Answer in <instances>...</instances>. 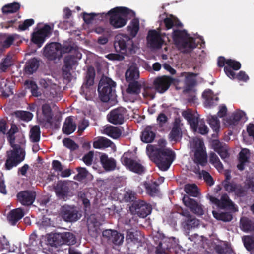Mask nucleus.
I'll return each instance as SVG.
<instances>
[{"label": "nucleus", "instance_id": "nucleus-1", "mask_svg": "<svg viewBox=\"0 0 254 254\" xmlns=\"http://www.w3.org/2000/svg\"><path fill=\"white\" fill-rule=\"evenodd\" d=\"M158 146L148 145L146 151L150 159L155 163L159 169L163 171L167 170L175 159V153L170 149L165 147L166 141L160 139Z\"/></svg>", "mask_w": 254, "mask_h": 254}, {"label": "nucleus", "instance_id": "nucleus-2", "mask_svg": "<svg viewBox=\"0 0 254 254\" xmlns=\"http://www.w3.org/2000/svg\"><path fill=\"white\" fill-rule=\"evenodd\" d=\"M18 131L16 125L11 124L10 129L6 133L7 138L13 149L6 152V159L4 168L7 170H10L16 167L22 162L25 158V152L19 144L15 143V134Z\"/></svg>", "mask_w": 254, "mask_h": 254}, {"label": "nucleus", "instance_id": "nucleus-3", "mask_svg": "<svg viewBox=\"0 0 254 254\" xmlns=\"http://www.w3.org/2000/svg\"><path fill=\"white\" fill-rule=\"evenodd\" d=\"M184 191L188 195H184L182 200L184 205L189 208L194 213L202 215L204 214L202 206L195 199L190 196L197 197L199 195L198 188L195 184H187L184 186Z\"/></svg>", "mask_w": 254, "mask_h": 254}, {"label": "nucleus", "instance_id": "nucleus-4", "mask_svg": "<svg viewBox=\"0 0 254 254\" xmlns=\"http://www.w3.org/2000/svg\"><path fill=\"white\" fill-rule=\"evenodd\" d=\"M134 14L133 11L125 7H116L111 9L106 14L109 16L110 24L114 28H120L126 25L128 16Z\"/></svg>", "mask_w": 254, "mask_h": 254}, {"label": "nucleus", "instance_id": "nucleus-5", "mask_svg": "<svg viewBox=\"0 0 254 254\" xmlns=\"http://www.w3.org/2000/svg\"><path fill=\"white\" fill-rule=\"evenodd\" d=\"M116 84L111 79L102 77L99 81L98 91L100 100L103 102H107L110 100H114L116 97Z\"/></svg>", "mask_w": 254, "mask_h": 254}, {"label": "nucleus", "instance_id": "nucleus-6", "mask_svg": "<svg viewBox=\"0 0 254 254\" xmlns=\"http://www.w3.org/2000/svg\"><path fill=\"white\" fill-rule=\"evenodd\" d=\"M114 47L117 52L123 54H132L136 53L137 47L132 39L126 34H118L115 37Z\"/></svg>", "mask_w": 254, "mask_h": 254}, {"label": "nucleus", "instance_id": "nucleus-7", "mask_svg": "<svg viewBox=\"0 0 254 254\" xmlns=\"http://www.w3.org/2000/svg\"><path fill=\"white\" fill-rule=\"evenodd\" d=\"M48 241L52 246L57 247L64 244L74 245L76 243V239L73 233L65 232L51 235L48 238Z\"/></svg>", "mask_w": 254, "mask_h": 254}, {"label": "nucleus", "instance_id": "nucleus-8", "mask_svg": "<svg viewBox=\"0 0 254 254\" xmlns=\"http://www.w3.org/2000/svg\"><path fill=\"white\" fill-rule=\"evenodd\" d=\"M207 197L212 204H215L220 209H227L233 212L238 210L236 205L226 193L223 194L220 199L212 195H208Z\"/></svg>", "mask_w": 254, "mask_h": 254}, {"label": "nucleus", "instance_id": "nucleus-9", "mask_svg": "<svg viewBox=\"0 0 254 254\" xmlns=\"http://www.w3.org/2000/svg\"><path fill=\"white\" fill-rule=\"evenodd\" d=\"M52 27L48 24H45L42 28L37 31L34 32L31 36V41L39 48L41 47L45 41L46 38L52 34Z\"/></svg>", "mask_w": 254, "mask_h": 254}, {"label": "nucleus", "instance_id": "nucleus-10", "mask_svg": "<svg viewBox=\"0 0 254 254\" xmlns=\"http://www.w3.org/2000/svg\"><path fill=\"white\" fill-rule=\"evenodd\" d=\"M130 209L132 213L137 215L139 217L145 218L151 213L152 206L146 201L138 199L132 203Z\"/></svg>", "mask_w": 254, "mask_h": 254}, {"label": "nucleus", "instance_id": "nucleus-11", "mask_svg": "<svg viewBox=\"0 0 254 254\" xmlns=\"http://www.w3.org/2000/svg\"><path fill=\"white\" fill-rule=\"evenodd\" d=\"M121 161L127 169L133 173L142 175L145 172V168L136 160L128 157L126 152L122 156Z\"/></svg>", "mask_w": 254, "mask_h": 254}, {"label": "nucleus", "instance_id": "nucleus-12", "mask_svg": "<svg viewBox=\"0 0 254 254\" xmlns=\"http://www.w3.org/2000/svg\"><path fill=\"white\" fill-rule=\"evenodd\" d=\"M43 54L49 60L53 61L62 57V45L58 42L47 44L44 48Z\"/></svg>", "mask_w": 254, "mask_h": 254}, {"label": "nucleus", "instance_id": "nucleus-13", "mask_svg": "<svg viewBox=\"0 0 254 254\" xmlns=\"http://www.w3.org/2000/svg\"><path fill=\"white\" fill-rule=\"evenodd\" d=\"M127 110L118 107L112 110L107 115L108 121L114 125H121L124 123Z\"/></svg>", "mask_w": 254, "mask_h": 254}, {"label": "nucleus", "instance_id": "nucleus-14", "mask_svg": "<svg viewBox=\"0 0 254 254\" xmlns=\"http://www.w3.org/2000/svg\"><path fill=\"white\" fill-rule=\"evenodd\" d=\"M172 82V78L163 76L155 78L153 81V85L155 89L158 92L163 93L169 89Z\"/></svg>", "mask_w": 254, "mask_h": 254}, {"label": "nucleus", "instance_id": "nucleus-15", "mask_svg": "<svg viewBox=\"0 0 254 254\" xmlns=\"http://www.w3.org/2000/svg\"><path fill=\"white\" fill-rule=\"evenodd\" d=\"M36 193L30 190H23L17 194V200L24 206H30L33 204L36 198Z\"/></svg>", "mask_w": 254, "mask_h": 254}, {"label": "nucleus", "instance_id": "nucleus-16", "mask_svg": "<svg viewBox=\"0 0 254 254\" xmlns=\"http://www.w3.org/2000/svg\"><path fill=\"white\" fill-rule=\"evenodd\" d=\"M148 45L152 48L159 49L161 47L163 40L160 33L155 30L149 31L147 36Z\"/></svg>", "mask_w": 254, "mask_h": 254}, {"label": "nucleus", "instance_id": "nucleus-17", "mask_svg": "<svg viewBox=\"0 0 254 254\" xmlns=\"http://www.w3.org/2000/svg\"><path fill=\"white\" fill-rule=\"evenodd\" d=\"M142 236L139 231L129 229L127 231L126 241L130 246L132 245L136 246L138 248L142 246Z\"/></svg>", "mask_w": 254, "mask_h": 254}, {"label": "nucleus", "instance_id": "nucleus-18", "mask_svg": "<svg viewBox=\"0 0 254 254\" xmlns=\"http://www.w3.org/2000/svg\"><path fill=\"white\" fill-rule=\"evenodd\" d=\"M69 187L67 182L58 181L55 187L56 196L60 199L65 200L69 195Z\"/></svg>", "mask_w": 254, "mask_h": 254}, {"label": "nucleus", "instance_id": "nucleus-19", "mask_svg": "<svg viewBox=\"0 0 254 254\" xmlns=\"http://www.w3.org/2000/svg\"><path fill=\"white\" fill-rule=\"evenodd\" d=\"M212 148L220 156L222 160L228 158L229 154L227 145L220 142L219 140L215 139L212 141Z\"/></svg>", "mask_w": 254, "mask_h": 254}, {"label": "nucleus", "instance_id": "nucleus-20", "mask_svg": "<svg viewBox=\"0 0 254 254\" xmlns=\"http://www.w3.org/2000/svg\"><path fill=\"white\" fill-rule=\"evenodd\" d=\"M78 211L69 206H64L61 211L62 218L66 222L76 221L79 217Z\"/></svg>", "mask_w": 254, "mask_h": 254}, {"label": "nucleus", "instance_id": "nucleus-21", "mask_svg": "<svg viewBox=\"0 0 254 254\" xmlns=\"http://www.w3.org/2000/svg\"><path fill=\"white\" fill-rule=\"evenodd\" d=\"M77 63L74 56L69 55L65 57L64 60V65L62 68L63 75L67 77L71 75L70 70L73 66L76 64Z\"/></svg>", "mask_w": 254, "mask_h": 254}, {"label": "nucleus", "instance_id": "nucleus-22", "mask_svg": "<svg viewBox=\"0 0 254 254\" xmlns=\"http://www.w3.org/2000/svg\"><path fill=\"white\" fill-rule=\"evenodd\" d=\"M182 116L187 120L194 131H196L198 126V117L193 114L190 109H188L182 112Z\"/></svg>", "mask_w": 254, "mask_h": 254}, {"label": "nucleus", "instance_id": "nucleus-23", "mask_svg": "<svg viewBox=\"0 0 254 254\" xmlns=\"http://www.w3.org/2000/svg\"><path fill=\"white\" fill-rule=\"evenodd\" d=\"M154 126H147L141 133V141L146 143L152 142L156 136Z\"/></svg>", "mask_w": 254, "mask_h": 254}, {"label": "nucleus", "instance_id": "nucleus-24", "mask_svg": "<svg viewBox=\"0 0 254 254\" xmlns=\"http://www.w3.org/2000/svg\"><path fill=\"white\" fill-rule=\"evenodd\" d=\"M202 97L205 99L204 105L206 107H212L218 104L219 98L214 95L210 89L205 90L202 94Z\"/></svg>", "mask_w": 254, "mask_h": 254}, {"label": "nucleus", "instance_id": "nucleus-25", "mask_svg": "<svg viewBox=\"0 0 254 254\" xmlns=\"http://www.w3.org/2000/svg\"><path fill=\"white\" fill-rule=\"evenodd\" d=\"M24 215L21 208H16L11 210L7 216V220L11 225H15Z\"/></svg>", "mask_w": 254, "mask_h": 254}, {"label": "nucleus", "instance_id": "nucleus-26", "mask_svg": "<svg viewBox=\"0 0 254 254\" xmlns=\"http://www.w3.org/2000/svg\"><path fill=\"white\" fill-rule=\"evenodd\" d=\"M76 127V124L73 122L72 117L69 116L65 120L63 126L62 131L64 134L69 135L75 131Z\"/></svg>", "mask_w": 254, "mask_h": 254}, {"label": "nucleus", "instance_id": "nucleus-27", "mask_svg": "<svg viewBox=\"0 0 254 254\" xmlns=\"http://www.w3.org/2000/svg\"><path fill=\"white\" fill-rule=\"evenodd\" d=\"M250 158L249 150L246 148L242 149L239 153V164L237 165L238 170L243 171L245 169L246 163L249 162Z\"/></svg>", "mask_w": 254, "mask_h": 254}, {"label": "nucleus", "instance_id": "nucleus-28", "mask_svg": "<svg viewBox=\"0 0 254 254\" xmlns=\"http://www.w3.org/2000/svg\"><path fill=\"white\" fill-rule=\"evenodd\" d=\"M100 159L103 167L106 171H112L115 169L116 163L114 158H109L107 155L103 154L100 156Z\"/></svg>", "mask_w": 254, "mask_h": 254}, {"label": "nucleus", "instance_id": "nucleus-29", "mask_svg": "<svg viewBox=\"0 0 254 254\" xmlns=\"http://www.w3.org/2000/svg\"><path fill=\"white\" fill-rule=\"evenodd\" d=\"M179 45L184 49L186 53L191 52L194 48L197 46V44L195 42V39L191 37H187Z\"/></svg>", "mask_w": 254, "mask_h": 254}, {"label": "nucleus", "instance_id": "nucleus-30", "mask_svg": "<svg viewBox=\"0 0 254 254\" xmlns=\"http://www.w3.org/2000/svg\"><path fill=\"white\" fill-rule=\"evenodd\" d=\"M39 61L33 58L29 60L24 66V72L26 74L31 75L36 72L39 66Z\"/></svg>", "mask_w": 254, "mask_h": 254}, {"label": "nucleus", "instance_id": "nucleus-31", "mask_svg": "<svg viewBox=\"0 0 254 254\" xmlns=\"http://www.w3.org/2000/svg\"><path fill=\"white\" fill-rule=\"evenodd\" d=\"M182 137V131L179 126V124L176 120L171 130L169 138L170 141H178Z\"/></svg>", "mask_w": 254, "mask_h": 254}, {"label": "nucleus", "instance_id": "nucleus-32", "mask_svg": "<svg viewBox=\"0 0 254 254\" xmlns=\"http://www.w3.org/2000/svg\"><path fill=\"white\" fill-rule=\"evenodd\" d=\"M194 161L197 165L204 166L207 163L206 154L202 149H197L194 153Z\"/></svg>", "mask_w": 254, "mask_h": 254}, {"label": "nucleus", "instance_id": "nucleus-33", "mask_svg": "<svg viewBox=\"0 0 254 254\" xmlns=\"http://www.w3.org/2000/svg\"><path fill=\"white\" fill-rule=\"evenodd\" d=\"M207 123L215 133L212 134V136L215 137V135H217L220 127V121L217 116L214 115L208 117Z\"/></svg>", "mask_w": 254, "mask_h": 254}, {"label": "nucleus", "instance_id": "nucleus-34", "mask_svg": "<svg viewBox=\"0 0 254 254\" xmlns=\"http://www.w3.org/2000/svg\"><path fill=\"white\" fill-rule=\"evenodd\" d=\"M142 87L141 84L138 81H133L129 83L126 92L137 97L140 93Z\"/></svg>", "mask_w": 254, "mask_h": 254}, {"label": "nucleus", "instance_id": "nucleus-35", "mask_svg": "<svg viewBox=\"0 0 254 254\" xmlns=\"http://www.w3.org/2000/svg\"><path fill=\"white\" fill-rule=\"evenodd\" d=\"M104 132L113 139L119 138L122 133L121 129L118 127L112 126L106 127L104 130Z\"/></svg>", "mask_w": 254, "mask_h": 254}, {"label": "nucleus", "instance_id": "nucleus-36", "mask_svg": "<svg viewBox=\"0 0 254 254\" xmlns=\"http://www.w3.org/2000/svg\"><path fill=\"white\" fill-rule=\"evenodd\" d=\"M87 226L89 233L96 232L99 228V222L95 215H91L87 219Z\"/></svg>", "mask_w": 254, "mask_h": 254}, {"label": "nucleus", "instance_id": "nucleus-37", "mask_svg": "<svg viewBox=\"0 0 254 254\" xmlns=\"http://www.w3.org/2000/svg\"><path fill=\"white\" fill-rule=\"evenodd\" d=\"M139 29V21L137 18H133L130 22V24L127 27V31L128 32L131 38H134L137 35Z\"/></svg>", "mask_w": 254, "mask_h": 254}, {"label": "nucleus", "instance_id": "nucleus-38", "mask_svg": "<svg viewBox=\"0 0 254 254\" xmlns=\"http://www.w3.org/2000/svg\"><path fill=\"white\" fill-rule=\"evenodd\" d=\"M20 8V3L14 2L4 5L2 8V12L4 14L16 13L19 11Z\"/></svg>", "mask_w": 254, "mask_h": 254}, {"label": "nucleus", "instance_id": "nucleus-39", "mask_svg": "<svg viewBox=\"0 0 254 254\" xmlns=\"http://www.w3.org/2000/svg\"><path fill=\"white\" fill-rule=\"evenodd\" d=\"M188 36V34L185 30H174L172 33V38L175 44L178 45Z\"/></svg>", "mask_w": 254, "mask_h": 254}, {"label": "nucleus", "instance_id": "nucleus-40", "mask_svg": "<svg viewBox=\"0 0 254 254\" xmlns=\"http://www.w3.org/2000/svg\"><path fill=\"white\" fill-rule=\"evenodd\" d=\"M212 214L216 219L223 222H230L233 219L232 214L229 212H218L216 211H213Z\"/></svg>", "mask_w": 254, "mask_h": 254}, {"label": "nucleus", "instance_id": "nucleus-41", "mask_svg": "<svg viewBox=\"0 0 254 254\" xmlns=\"http://www.w3.org/2000/svg\"><path fill=\"white\" fill-rule=\"evenodd\" d=\"M198 220L191 215L188 218H185L183 222L184 228L188 230L198 226Z\"/></svg>", "mask_w": 254, "mask_h": 254}, {"label": "nucleus", "instance_id": "nucleus-42", "mask_svg": "<svg viewBox=\"0 0 254 254\" xmlns=\"http://www.w3.org/2000/svg\"><path fill=\"white\" fill-rule=\"evenodd\" d=\"M113 142L105 137H101L93 142V147L95 148L100 149L110 147Z\"/></svg>", "mask_w": 254, "mask_h": 254}, {"label": "nucleus", "instance_id": "nucleus-43", "mask_svg": "<svg viewBox=\"0 0 254 254\" xmlns=\"http://www.w3.org/2000/svg\"><path fill=\"white\" fill-rule=\"evenodd\" d=\"M95 77V70L94 68L93 67H89L85 77V86L86 87H89L94 84Z\"/></svg>", "mask_w": 254, "mask_h": 254}, {"label": "nucleus", "instance_id": "nucleus-44", "mask_svg": "<svg viewBox=\"0 0 254 254\" xmlns=\"http://www.w3.org/2000/svg\"><path fill=\"white\" fill-rule=\"evenodd\" d=\"M147 193L150 196L156 195L159 192L158 184L156 182L145 184Z\"/></svg>", "mask_w": 254, "mask_h": 254}, {"label": "nucleus", "instance_id": "nucleus-45", "mask_svg": "<svg viewBox=\"0 0 254 254\" xmlns=\"http://www.w3.org/2000/svg\"><path fill=\"white\" fill-rule=\"evenodd\" d=\"M14 114L16 118L25 122L30 121L33 117L32 113L26 111H16L14 112Z\"/></svg>", "mask_w": 254, "mask_h": 254}, {"label": "nucleus", "instance_id": "nucleus-46", "mask_svg": "<svg viewBox=\"0 0 254 254\" xmlns=\"http://www.w3.org/2000/svg\"><path fill=\"white\" fill-rule=\"evenodd\" d=\"M136 193L130 189L126 190L123 194V200L125 202H133L137 199Z\"/></svg>", "mask_w": 254, "mask_h": 254}, {"label": "nucleus", "instance_id": "nucleus-47", "mask_svg": "<svg viewBox=\"0 0 254 254\" xmlns=\"http://www.w3.org/2000/svg\"><path fill=\"white\" fill-rule=\"evenodd\" d=\"M42 110L45 121L48 123H51L53 114L50 106L48 104H43L42 106Z\"/></svg>", "mask_w": 254, "mask_h": 254}, {"label": "nucleus", "instance_id": "nucleus-48", "mask_svg": "<svg viewBox=\"0 0 254 254\" xmlns=\"http://www.w3.org/2000/svg\"><path fill=\"white\" fill-rule=\"evenodd\" d=\"M209 162L217 170H222L223 166L218 156L213 152L209 153Z\"/></svg>", "mask_w": 254, "mask_h": 254}, {"label": "nucleus", "instance_id": "nucleus-49", "mask_svg": "<svg viewBox=\"0 0 254 254\" xmlns=\"http://www.w3.org/2000/svg\"><path fill=\"white\" fill-rule=\"evenodd\" d=\"M243 113L235 112L226 119V122L230 126L237 125L239 121L242 119Z\"/></svg>", "mask_w": 254, "mask_h": 254}, {"label": "nucleus", "instance_id": "nucleus-50", "mask_svg": "<svg viewBox=\"0 0 254 254\" xmlns=\"http://www.w3.org/2000/svg\"><path fill=\"white\" fill-rule=\"evenodd\" d=\"M40 128L39 126L32 127L30 131V138L33 142H37L40 139Z\"/></svg>", "mask_w": 254, "mask_h": 254}, {"label": "nucleus", "instance_id": "nucleus-51", "mask_svg": "<svg viewBox=\"0 0 254 254\" xmlns=\"http://www.w3.org/2000/svg\"><path fill=\"white\" fill-rule=\"evenodd\" d=\"M125 76L127 80L137 79L139 76L138 69L135 67H130L125 73Z\"/></svg>", "mask_w": 254, "mask_h": 254}, {"label": "nucleus", "instance_id": "nucleus-52", "mask_svg": "<svg viewBox=\"0 0 254 254\" xmlns=\"http://www.w3.org/2000/svg\"><path fill=\"white\" fill-rule=\"evenodd\" d=\"M26 83L27 84L28 88L30 89L32 95L38 97L41 96V92L38 88L37 84L33 81H26Z\"/></svg>", "mask_w": 254, "mask_h": 254}, {"label": "nucleus", "instance_id": "nucleus-53", "mask_svg": "<svg viewBox=\"0 0 254 254\" xmlns=\"http://www.w3.org/2000/svg\"><path fill=\"white\" fill-rule=\"evenodd\" d=\"M197 74L194 73H188L186 76L185 82L188 90L192 88L196 83L195 77Z\"/></svg>", "mask_w": 254, "mask_h": 254}, {"label": "nucleus", "instance_id": "nucleus-54", "mask_svg": "<svg viewBox=\"0 0 254 254\" xmlns=\"http://www.w3.org/2000/svg\"><path fill=\"white\" fill-rule=\"evenodd\" d=\"M240 225L242 229L245 232L251 231L254 230L253 223L251 220L247 218H243L240 220Z\"/></svg>", "mask_w": 254, "mask_h": 254}, {"label": "nucleus", "instance_id": "nucleus-55", "mask_svg": "<svg viewBox=\"0 0 254 254\" xmlns=\"http://www.w3.org/2000/svg\"><path fill=\"white\" fill-rule=\"evenodd\" d=\"M12 64V57L9 55H7L0 64V69L3 72H5Z\"/></svg>", "mask_w": 254, "mask_h": 254}, {"label": "nucleus", "instance_id": "nucleus-56", "mask_svg": "<svg viewBox=\"0 0 254 254\" xmlns=\"http://www.w3.org/2000/svg\"><path fill=\"white\" fill-rule=\"evenodd\" d=\"M64 145L70 149V151H73L77 150L79 146L76 142L69 138H65L63 140Z\"/></svg>", "mask_w": 254, "mask_h": 254}, {"label": "nucleus", "instance_id": "nucleus-57", "mask_svg": "<svg viewBox=\"0 0 254 254\" xmlns=\"http://www.w3.org/2000/svg\"><path fill=\"white\" fill-rule=\"evenodd\" d=\"M16 36L17 34H16L8 35H7L6 34H4L3 36L4 37H6V38L2 43V46L4 48H8L10 47L13 44Z\"/></svg>", "mask_w": 254, "mask_h": 254}, {"label": "nucleus", "instance_id": "nucleus-58", "mask_svg": "<svg viewBox=\"0 0 254 254\" xmlns=\"http://www.w3.org/2000/svg\"><path fill=\"white\" fill-rule=\"evenodd\" d=\"M76 170L78 173L74 177V180L81 181L87 177L88 171L85 168L77 167Z\"/></svg>", "mask_w": 254, "mask_h": 254}, {"label": "nucleus", "instance_id": "nucleus-59", "mask_svg": "<svg viewBox=\"0 0 254 254\" xmlns=\"http://www.w3.org/2000/svg\"><path fill=\"white\" fill-rule=\"evenodd\" d=\"M244 245L248 251H254V239L251 236H246L243 240Z\"/></svg>", "mask_w": 254, "mask_h": 254}, {"label": "nucleus", "instance_id": "nucleus-60", "mask_svg": "<svg viewBox=\"0 0 254 254\" xmlns=\"http://www.w3.org/2000/svg\"><path fill=\"white\" fill-rule=\"evenodd\" d=\"M142 95L144 98H150L153 99L155 96V94L152 87L143 86Z\"/></svg>", "mask_w": 254, "mask_h": 254}, {"label": "nucleus", "instance_id": "nucleus-61", "mask_svg": "<svg viewBox=\"0 0 254 254\" xmlns=\"http://www.w3.org/2000/svg\"><path fill=\"white\" fill-rule=\"evenodd\" d=\"M236 188L234 192L237 197H243L247 195V190L245 187H243L241 184H237Z\"/></svg>", "mask_w": 254, "mask_h": 254}, {"label": "nucleus", "instance_id": "nucleus-62", "mask_svg": "<svg viewBox=\"0 0 254 254\" xmlns=\"http://www.w3.org/2000/svg\"><path fill=\"white\" fill-rule=\"evenodd\" d=\"M225 190L229 193L234 192L236 190L237 184L234 182H228L227 183H222Z\"/></svg>", "mask_w": 254, "mask_h": 254}, {"label": "nucleus", "instance_id": "nucleus-63", "mask_svg": "<svg viewBox=\"0 0 254 254\" xmlns=\"http://www.w3.org/2000/svg\"><path fill=\"white\" fill-rule=\"evenodd\" d=\"M34 24V20L33 19L25 20L22 23L19 25L18 30L19 31H25Z\"/></svg>", "mask_w": 254, "mask_h": 254}, {"label": "nucleus", "instance_id": "nucleus-64", "mask_svg": "<svg viewBox=\"0 0 254 254\" xmlns=\"http://www.w3.org/2000/svg\"><path fill=\"white\" fill-rule=\"evenodd\" d=\"M230 67V69L234 70H238L241 68V64L239 62L232 59H227V65Z\"/></svg>", "mask_w": 254, "mask_h": 254}]
</instances>
